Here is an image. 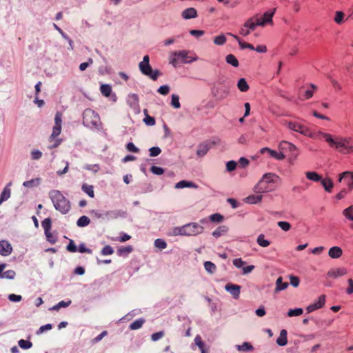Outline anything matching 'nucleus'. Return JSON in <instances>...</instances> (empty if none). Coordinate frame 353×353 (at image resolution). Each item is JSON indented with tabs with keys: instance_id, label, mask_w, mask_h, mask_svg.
Wrapping results in <instances>:
<instances>
[{
	"instance_id": "1",
	"label": "nucleus",
	"mask_w": 353,
	"mask_h": 353,
	"mask_svg": "<svg viewBox=\"0 0 353 353\" xmlns=\"http://www.w3.org/2000/svg\"><path fill=\"white\" fill-rule=\"evenodd\" d=\"M321 140H324L328 145L334 148L339 153L348 154L353 153V137H336L327 132L321 134Z\"/></svg>"
},
{
	"instance_id": "2",
	"label": "nucleus",
	"mask_w": 353,
	"mask_h": 353,
	"mask_svg": "<svg viewBox=\"0 0 353 353\" xmlns=\"http://www.w3.org/2000/svg\"><path fill=\"white\" fill-rule=\"evenodd\" d=\"M49 196L54 208L61 214H65L70 210L71 206L69 200L59 190H51L49 192Z\"/></svg>"
},
{
	"instance_id": "3",
	"label": "nucleus",
	"mask_w": 353,
	"mask_h": 353,
	"mask_svg": "<svg viewBox=\"0 0 353 353\" xmlns=\"http://www.w3.org/2000/svg\"><path fill=\"white\" fill-rule=\"evenodd\" d=\"M286 125L288 128L292 131L299 132L315 140H321V134L323 133L321 130L311 131L307 126L296 121H289Z\"/></svg>"
},
{
	"instance_id": "4",
	"label": "nucleus",
	"mask_w": 353,
	"mask_h": 353,
	"mask_svg": "<svg viewBox=\"0 0 353 353\" xmlns=\"http://www.w3.org/2000/svg\"><path fill=\"white\" fill-rule=\"evenodd\" d=\"M190 52L187 50L175 51L170 54L169 62L173 66L176 67L179 63H190L198 59V57L194 54V56L189 55Z\"/></svg>"
},
{
	"instance_id": "5",
	"label": "nucleus",
	"mask_w": 353,
	"mask_h": 353,
	"mask_svg": "<svg viewBox=\"0 0 353 353\" xmlns=\"http://www.w3.org/2000/svg\"><path fill=\"white\" fill-rule=\"evenodd\" d=\"M62 116L63 115L61 112H57L55 114L54 125L52 128V134L49 137V141L52 142V144L48 147L49 149L57 148L62 141V139H57L61 132Z\"/></svg>"
},
{
	"instance_id": "6",
	"label": "nucleus",
	"mask_w": 353,
	"mask_h": 353,
	"mask_svg": "<svg viewBox=\"0 0 353 353\" xmlns=\"http://www.w3.org/2000/svg\"><path fill=\"white\" fill-rule=\"evenodd\" d=\"M203 232V227L197 223H190L174 230L176 234L185 236H195Z\"/></svg>"
},
{
	"instance_id": "7",
	"label": "nucleus",
	"mask_w": 353,
	"mask_h": 353,
	"mask_svg": "<svg viewBox=\"0 0 353 353\" xmlns=\"http://www.w3.org/2000/svg\"><path fill=\"white\" fill-rule=\"evenodd\" d=\"M139 68L143 74L150 77L153 81H156L161 74L159 70H152L150 65V57L148 55L143 57V61L139 64Z\"/></svg>"
},
{
	"instance_id": "8",
	"label": "nucleus",
	"mask_w": 353,
	"mask_h": 353,
	"mask_svg": "<svg viewBox=\"0 0 353 353\" xmlns=\"http://www.w3.org/2000/svg\"><path fill=\"white\" fill-rule=\"evenodd\" d=\"M99 121L97 113L91 109H86L83 114V124L88 127H97Z\"/></svg>"
},
{
	"instance_id": "9",
	"label": "nucleus",
	"mask_w": 353,
	"mask_h": 353,
	"mask_svg": "<svg viewBox=\"0 0 353 353\" xmlns=\"http://www.w3.org/2000/svg\"><path fill=\"white\" fill-rule=\"evenodd\" d=\"M343 179L346 181L347 188L352 191L353 190V172L345 171L339 174V182H341Z\"/></svg>"
},
{
	"instance_id": "10",
	"label": "nucleus",
	"mask_w": 353,
	"mask_h": 353,
	"mask_svg": "<svg viewBox=\"0 0 353 353\" xmlns=\"http://www.w3.org/2000/svg\"><path fill=\"white\" fill-rule=\"evenodd\" d=\"M325 303V296L324 294L321 295L316 301L314 303L310 304L306 308L307 312L310 313L316 310L322 308Z\"/></svg>"
},
{
	"instance_id": "11",
	"label": "nucleus",
	"mask_w": 353,
	"mask_h": 353,
	"mask_svg": "<svg viewBox=\"0 0 353 353\" xmlns=\"http://www.w3.org/2000/svg\"><path fill=\"white\" fill-rule=\"evenodd\" d=\"M276 8L273 9L272 10H269L265 12L263 17L261 18H259V26H264L265 24L268 23H272V17L275 13Z\"/></svg>"
},
{
	"instance_id": "12",
	"label": "nucleus",
	"mask_w": 353,
	"mask_h": 353,
	"mask_svg": "<svg viewBox=\"0 0 353 353\" xmlns=\"http://www.w3.org/2000/svg\"><path fill=\"white\" fill-rule=\"evenodd\" d=\"M260 154H263L265 152H268V154L276 159V160H283L285 158V156L283 154V152H278L275 150H273L269 148H263L259 151Z\"/></svg>"
},
{
	"instance_id": "13",
	"label": "nucleus",
	"mask_w": 353,
	"mask_h": 353,
	"mask_svg": "<svg viewBox=\"0 0 353 353\" xmlns=\"http://www.w3.org/2000/svg\"><path fill=\"white\" fill-rule=\"evenodd\" d=\"M12 252L11 244L6 240L0 241V254L3 256H9Z\"/></svg>"
},
{
	"instance_id": "14",
	"label": "nucleus",
	"mask_w": 353,
	"mask_h": 353,
	"mask_svg": "<svg viewBox=\"0 0 353 353\" xmlns=\"http://www.w3.org/2000/svg\"><path fill=\"white\" fill-rule=\"evenodd\" d=\"M225 290L229 292L234 299H238L240 295L241 287L238 285L234 284H227L225 285Z\"/></svg>"
},
{
	"instance_id": "15",
	"label": "nucleus",
	"mask_w": 353,
	"mask_h": 353,
	"mask_svg": "<svg viewBox=\"0 0 353 353\" xmlns=\"http://www.w3.org/2000/svg\"><path fill=\"white\" fill-rule=\"evenodd\" d=\"M181 16L184 19H194L197 17V11L194 8H186L182 12Z\"/></svg>"
},
{
	"instance_id": "16",
	"label": "nucleus",
	"mask_w": 353,
	"mask_h": 353,
	"mask_svg": "<svg viewBox=\"0 0 353 353\" xmlns=\"http://www.w3.org/2000/svg\"><path fill=\"white\" fill-rule=\"evenodd\" d=\"M342 254V249L338 246L332 247L328 252V255L332 259H339L341 256Z\"/></svg>"
},
{
	"instance_id": "17",
	"label": "nucleus",
	"mask_w": 353,
	"mask_h": 353,
	"mask_svg": "<svg viewBox=\"0 0 353 353\" xmlns=\"http://www.w3.org/2000/svg\"><path fill=\"white\" fill-rule=\"evenodd\" d=\"M245 24L250 31L254 30L257 26H259V17L250 18L245 22Z\"/></svg>"
},
{
	"instance_id": "18",
	"label": "nucleus",
	"mask_w": 353,
	"mask_h": 353,
	"mask_svg": "<svg viewBox=\"0 0 353 353\" xmlns=\"http://www.w3.org/2000/svg\"><path fill=\"white\" fill-rule=\"evenodd\" d=\"M210 150V146L206 143H201L198 145L196 154L199 157H204Z\"/></svg>"
},
{
	"instance_id": "19",
	"label": "nucleus",
	"mask_w": 353,
	"mask_h": 353,
	"mask_svg": "<svg viewBox=\"0 0 353 353\" xmlns=\"http://www.w3.org/2000/svg\"><path fill=\"white\" fill-rule=\"evenodd\" d=\"M346 274H347L346 269L342 268H337L336 270H332L329 271L327 273V275L330 277L337 278L339 276H344Z\"/></svg>"
},
{
	"instance_id": "20",
	"label": "nucleus",
	"mask_w": 353,
	"mask_h": 353,
	"mask_svg": "<svg viewBox=\"0 0 353 353\" xmlns=\"http://www.w3.org/2000/svg\"><path fill=\"white\" fill-rule=\"evenodd\" d=\"M271 177H272V175L270 174H265L263 176V179L259 182L256 188H259V190L261 192H268V189L265 187H263V185L270 182L271 180Z\"/></svg>"
},
{
	"instance_id": "21",
	"label": "nucleus",
	"mask_w": 353,
	"mask_h": 353,
	"mask_svg": "<svg viewBox=\"0 0 353 353\" xmlns=\"http://www.w3.org/2000/svg\"><path fill=\"white\" fill-rule=\"evenodd\" d=\"M321 183L326 192H332L334 183L330 178L321 179Z\"/></svg>"
},
{
	"instance_id": "22",
	"label": "nucleus",
	"mask_w": 353,
	"mask_h": 353,
	"mask_svg": "<svg viewBox=\"0 0 353 353\" xmlns=\"http://www.w3.org/2000/svg\"><path fill=\"white\" fill-rule=\"evenodd\" d=\"M228 232V226L220 225L212 232V236L217 239L223 235H225Z\"/></svg>"
},
{
	"instance_id": "23",
	"label": "nucleus",
	"mask_w": 353,
	"mask_h": 353,
	"mask_svg": "<svg viewBox=\"0 0 353 353\" xmlns=\"http://www.w3.org/2000/svg\"><path fill=\"white\" fill-rule=\"evenodd\" d=\"M276 343L280 346H284L288 343L287 331L285 330L281 331L280 335L276 339Z\"/></svg>"
},
{
	"instance_id": "24",
	"label": "nucleus",
	"mask_w": 353,
	"mask_h": 353,
	"mask_svg": "<svg viewBox=\"0 0 353 353\" xmlns=\"http://www.w3.org/2000/svg\"><path fill=\"white\" fill-rule=\"evenodd\" d=\"M194 343L199 347L201 350V353H207L208 350H206L205 344L202 340V338L200 335H196L194 338Z\"/></svg>"
},
{
	"instance_id": "25",
	"label": "nucleus",
	"mask_w": 353,
	"mask_h": 353,
	"mask_svg": "<svg viewBox=\"0 0 353 353\" xmlns=\"http://www.w3.org/2000/svg\"><path fill=\"white\" fill-rule=\"evenodd\" d=\"M236 347L240 352H251L254 350L253 345L248 342H243L241 345H237Z\"/></svg>"
},
{
	"instance_id": "26",
	"label": "nucleus",
	"mask_w": 353,
	"mask_h": 353,
	"mask_svg": "<svg viewBox=\"0 0 353 353\" xmlns=\"http://www.w3.org/2000/svg\"><path fill=\"white\" fill-rule=\"evenodd\" d=\"M305 176L308 180L318 182L321 181L322 176L316 172H306Z\"/></svg>"
},
{
	"instance_id": "27",
	"label": "nucleus",
	"mask_w": 353,
	"mask_h": 353,
	"mask_svg": "<svg viewBox=\"0 0 353 353\" xmlns=\"http://www.w3.org/2000/svg\"><path fill=\"white\" fill-rule=\"evenodd\" d=\"M288 286V283L283 282V278L279 276L276 281L275 292H279L286 289Z\"/></svg>"
},
{
	"instance_id": "28",
	"label": "nucleus",
	"mask_w": 353,
	"mask_h": 353,
	"mask_svg": "<svg viewBox=\"0 0 353 353\" xmlns=\"http://www.w3.org/2000/svg\"><path fill=\"white\" fill-rule=\"evenodd\" d=\"M175 188L177 189H181L184 188H196V185L193 182L183 180L176 183Z\"/></svg>"
},
{
	"instance_id": "29",
	"label": "nucleus",
	"mask_w": 353,
	"mask_h": 353,
	"mask_svg": "<svg viewBox=\"0 0 353 353\" xmlns=\"http://www.w3.org/2000/svg\"><path fill=\"white\" fill-rule=\"evenodd\" d=\"M345 13L343 11H336L334 13V21L338 24L341 25L345 21Z\"/></svg>"
},
{
	"instance_id": "30",
	"label": "nucleus",
	"mask_w": 353,
	"mask_h": 353,
	"mask_svg": "<svg viewBox=\"0 0 353 353\" xmlns=\"http://www.w3.org/2000/svg\"><path fill=\"white\" fill-rule=\"evenodd\" d=\"M82 190L86 193L90 198L94 197V187L91 185L83 183L82 185Z\"/></svg>"
},
{
	"instance_id": "31",
	"label": "nucleus",
	"mask_w": 353,
	"mask_h": 353,
	"mask_svg": "<svg viewBox=\"0 0 353 353\" xmlns=\"http://www.w3.org/2000/svg\"><path fill=\"white\" fill-rule=\"evenodd\" d=\"M262 200V196L261 195H250L247 196L245 199V201L248 203L250 204H255L257 203Z\"/></svg>"
},
{
	"instance_id": "32",
	"label": "nucleus",
	"mask_w": 353,
	"mask_h": 353,
	"mask_svg": "<svg viewBox=\"0 0 353 353\" xmlns=\"http://www.w3.org/2000/svg\"><path fill=\"white\" fill-rule=\"evenodd\" d=\"M101 94L105 97L110 96L112 93V87L109 84H102L100 87Z\"/></svg>"
},
{
	"instance_id": "33",
	"label": "nucleus",
	"mask_w": 353,
	"mask_h": 353,
	"mask_svg": "<svg viewBox=\"0 0 353 353\" xmlns=\"http://www.w3.org/2000/svg\"><path fill=\"white\" fill-rule=\"evenodd\" d=\"M237 87L241 92H247L250 88L249 85L244 78H241L239 80Z\"/></svg>"
},
{
	"instance_id": "34",
	"label": "nucleus",
	"mask_w": 353,
	"mask_h": 353,
	"mask_svg": "<svg viewBox=\"0 0 353 353\" xmlns=\"http://www.w3.org/2000/svg\"><path fill=\"white\" fill-rule=\"evenodd\" d=\"M10 189L8 186L5 187L0 195V205L10 198Z\"/></svg>"
},
{
	"instance_id": "35",
	"label": "nucleus",
	"mask_w": 353,
	"mask_h": 353,
	"mask_svg": "<svg viewBox=\"0 0 353 353\" xmlns=\"http://www.w3.org/2000/svg\"><path fill=\"white\" fill-rule=\"evenodd\" d=\"M143 112L145 114V118L143 119L144 123L149 126H152L155 124V119L154 117H150L148 114V110L144 109Z\"/></svg>"
},
{
	"instance_id": "36",
	"label": "nucleus",
	"mask_w": 353,
	"mask_h": 353,
	"mask_svg": "<svg viewBox=\"0 0 353 353\" xmlns=\"http://www.w3.org/2000/svg\"><path fill=\"white\" fill-rule=\"evenodd\" d=\"M225 61L228 64L232 65V66H234L235 68L238 67L239 65V61L237 60V59L235 57V56H234L232 54L226 56Z\"/></svg>"
},
{
	"instance_id": "37",
	"label": "nucleus",
	"mask_w": 353,
	"mask_h": 353,
	"mask_svg": "<svg viewBox=\"0 0 353 353\" xmlns=\"http://www.w3.org/2000/svg\"><path fill=\"white\" fill-rule=\"evenodd\" d=\"M236 41H238L239 46L242 49L248 48L250 50H254L253 45L242 41L237 36L230 34Z\"/></svg>"
},
{
	"instance_id": "38",
	"label": "nucleus",
	"mask_w": 353,
	"mask_h": 353,
	"mask_svg": "<svg viewBox=\"0 0 353 353\" xmlns=\"http://www.w3.org/2000/svg\"><path fill=\"white\" fill-rule=\"evenodd\" d=\"M72 301L70 300H68V301H61L53 307H52L50 310H55L58 311L61 307H67L71 304Z\"/></svg>"
},
{
	"instance_id": "39",
	"label": "nucleus",
	"mask_w": 353,
	"mask_h": 353,
	"mask_svg": "<svg viewBox=\"0 0 353 353\" xmlns=\"http://www.w3.org/2000/svg\"><path fill=\"white\" fill-rule=\"evenodd\" d=\"M132 247L131 245H128L125 247L119 248L117 250V254L119 256H127L132 251Z\"/></svg>"
},
{
	"instance_id": "40",
	"label": "nucleus",
	"mask_w": 353,
	"mask_h": 353,
	"mask_svg": "<svg viewBox=\"0 0 353 353\" xmlns=\"http://www.w3.org/2000/svg\"><path fill=\"white\" fill-rule=\"evenodd\" d=\"M256 242L260 246L263 248H266L270 244V242L268 240L265 239V236L263 234L258 236Z\"/></svg>"
},
{
	"instance_id": "41",
	"label": "nucleus",
	"mask_w": 353,
	"mask_h": 353,
	"mask_svg": "<svg viewBox=\"0 0 353 353\" xmlns=\"http://www.w3.org/2000/svg\"><path fill=\"white\" fill-rule=\"evenodd\" d=\"M90 223V219L87 216H81L77 222L79 227H85Z\"/></svg>"
},
{
	"instance_id": "42",
	"label": "nucleus",
	"mask_w": 353,
	"mask_h": 353,
	"mask_svg": "<svg viewBox=\"0 0 353 353\" xmlns=\"http://www.w3.org/2000/svg\"><path fill=\"white\" fill-rule=\"evenodd\" d=\"M227 41L226 37L223 34H219L214 38V43L217 46H223Z\"/></svg>"
},
{
	"instance_id": "43",
	"label": "nucleus",
	"mask_w": 353,
	"mask_h": 353,
	"mask_svg": "<svg viewBox=\"0 0 353 353\" xmlns=\"http://www.w3.org/2000/svg\"><path fill=\"white\" fill-rule=\"evenodd\" d=\"M343 215L348 220L353 221V205L343 210Z\"/></svg>"
},
{
	"instance_id": "44",
	"label": "nucleus",
	"mask_w": 353,
	"mask_h": 353,
	"mask_svg": "<svg viewBox=\"0 0 353 353\" xmlns=\"http://www.w3.org/2000/svg\"><path fill=\"white\" fill-rule=\"evenodd\" d=\"M204 268L205 270L210 274H213L216 270L215 264L211 261H205L204 263Z\"/></svg>"
},
{
	"instance_id": "45",
	"label": "nucleus",
	"mask_w": 353,
	"mask_h": 353,
	"mask_svg": "<svg viewBox=\"0 0 353 353\" xmlns=\"http://www.w3.org/2000/svg\"><path fill=\"white\" fill-rule=\"evenodd\" d=\"M41 225L44 230L45 233H48L51 229V219L50 218L45 219L44 220L42 221Z\"/></svg>"
},
{
	"instance_id": "46",
	"label": "nucleus",
	"mask_w": 353,
	"mask_h": 353,
	"mask_svg": "<svg viewBox=\"0 0 353 353\" xmlns=\"http://www.w3.org/2000/svg\"><path fill=\"white\" fill-rule=\"evenodd\" d=\"M143 323H144V320L142 319H137V320L134 321V322H132L130 325L129 327L131 330H137L142 327Z\"/></svg>"
},
{
	"instance_id": "47",
	"label": "nucleus",
	"mask_w": 353,
	"mask_h": 353,
	"mask_svg": "<svg viewBox=\"0 0 353 353\" xmlns=\"http://www.w3.org/2000/svg\"><path fill=\"white\" fill-rule=\"evenodd\" d=\"M224 217L219 213H215L209 216V220L214 223H221L223 221Z\"/></svg>"
},
{
	"instance_id": "48",
	"label": "nucleus",
	"mask_w": 353,
	"mask_h": 353,
	"mask_svg": "<svg viewBox=\"0 0 353 353\" xmlns=\"http://www.w3.org/2000/svg\"><path fill=\"white\" fill-rule=\"evenodd\" d=\"M40 179L39 178L33 179L29 181H26L23 182V185L26 188H32L34 186H37L39 184Z\"/></svg>"
},
{
	"instance_id": "49",
	"label": "nucleus",
	"mask_w": 353,
	"mask_h": 353,
	"mask_svg": "<svg viewBox=\"0 0 353 353\" xmlns=\"http://www.w3.org/2000/svg\"><path fill=\"white\" fill-rule=\"evenodd\" d=\"M106 216H110L111 218H118L119 216H123L125 214L124 212L120 211V210H115V211H109L106 212Z\"/></svg>"
},
{
	"instance_id": "50",
	"label": "nucleus",
	"mask_w": 353,
	"mask_h": 353,
	"mask_svg": "<svg viewBox=\"0 0 353 353\" xmlns=\"http://www.w3.org/2000/svg\"><path fill=\"white\" fill-rule=\"evenodd\" d=\"M18 344L19 347L22 349L27 350L30 348L32 346V343L30 341H26L24 339H21L19 341Z\"/></svg>"
},
{
	"instance_id": "51",
	"label": "nucleus",
	"mask_w": 353,
	"mask_h": 353,
	"mask_svg": "<svg viewBox=\"0 0 353 353\" xmlns=\"http://www.w3.org/2000/svg\"><path fill=\"white\" fill-rule=\"evenodd\" d=\"M303 311L301 308L290 309L288 312V316L290 317L300 316L303 314Z\"/></svg>"
},
{
	"instance_id": "52",
	"label": "nucleus",
	"mask_w": 353,
	"mask_h": 353,
	"mask_svg": "<svg viewBox=\"0 0 353 353\" xmlns=\"http://www.w3.org/2000/svg\"><path fill=\"white\" fill-rule=\"evenodd\" d=\"M154 245L156 248L163 250L166 248L167 243L162 239H157L154 241Z\"/></svg>"
},
{
	"instance_id": "53",
	"label": "nucleus",
	"mask_w": 353,
	"mask_h": 353,
	"mask_svg": "<svg viewBox=\"0 0 353 353\" xmlns=\"http://www.w3.org/2000/svg\"><path fill=\"white\" fill-rule=\"evenodd\" d=\"M171 104L174 108H175L176 109H178L181 107V104L179 102V97L178 95L174 94H173L172 95Z\"/></svg>"
},
{
	"instance_id": "54",
	"label": "nucleus",
	"mask_w": 353,
	"mask_h": 353,
	"mask_svg": "<svg viewBox=\"0 0 353 353\" xmlns=\"http://www.w3.org/2000/svg\"><path fill=\"white\" fill-rule=\"evenodd\" d=\"M279 148L281 149H289V150H292V149H295V145L292 144L290 142H288V141H283L280 143L279 144Z\"/></svg>"
},
{
	"instance_id": "55",
	"label": "nucleus",
	"mask_w": 353,
	"mask_h": 353,
	"mask_svg": "<svg viewBox=\"0 0 353 353\" xmlns=\"http://www.w3.org/2000/svg\"><path fill=\"white\" fill-rule=\"evenodd\" d=\"M52 328V325L50 323L46 324L44 325L41 326L39 330L36 332L37 335H39L43 333L46 331L50 330Z\"/></svg>"
},
{
	"instance_id": "56",
	"label": "nucleus",
	"mask_w": 353,
	"mask_h": 353,
	"mask_svg": "<svg viewBox=\"0 0 353 353\" xmlns=\"http://www.w3.org/2000/svg\"><path fill=\"white\" fill-rule=\"evenodd\" d=\"M279 227L285 232L289 231L291 228V225L287 221H279Z\"/></svg>"
},
{
	"instance_id": "57",
	"label": "nucleus",
	"mask_w": 353,
	"mask_h": 353,
	"mask_svg": "<svg viewBox=\"0 0 353 353\" xmlns=\"http://www.w3.org/2000/svg\"><path fill=\"white\" fill-rule=\"evenodd\" d=\"M350 192L351 190H349L348 188H343L336 195V199L337 200H341L343 199Z\"/></svg>"
},
{
	"instance_id": "58",
	"label": "nucleus",
	"mask_w": 353,
	"mask_h": 353,
	"mask_svg": "<svg viewBox=\"0 0 353 353\" xmlns=\"http://www.w3.org/2000/svg\"><path fill=\"white\" fill-rule=\"evenodd\" d=\"M114 252L113 248L110 245H105L101 250L102 255H111Z\"/></svg>"
},
{
	"instance_id": "59",
	"label": "nucleus",
	"mask_w": 353,
	"mask_h": 353,
	"mask_svg": "<svg viewBox=\"0 0 353 353\" xmlns=\"http://www.w3.org/2000/svg\"><path fill=\"white\" fill-rule=\"evenodd\" d=\"M150 170L153 174L157 175H161L164 173V170L162 168L155 165H152L150 168Z\"/></svg>"
},
{
	"instance_id": "60",
	"label": "nucleus",
	"mask_w": 353,
	"mask_h": 353,
	"mask_svg": "<svg viewBox=\"0 0 353 353\" xmlns=\"http://www.w3.org/2000/svg\"><path fill=\"white\" fill-rule=\"evenodd\" d=\"M150 157H157L160 154L161 150L159 147H152L149 150Z\"/></svg>"
},
{
	"instance_id": "61",
	"label": "nucleus",
	"mask_w": 353,
	"mask_h": 353,
	"mask_svg": "<svg viewBox=\"0 0 353 353\" xmlns=\"http://www.w3.org/2000/svg\"><path fill=\"white\" fill-rule=\"evenodd\" d=\"M67 250L70 252H77V247L74 244L73 240H70L68 245H67Z\"/></svg>"
},
{
	"instance_id": "62",
	"label": "nucleus",
	"mask_w": 353,
	"mask_h": 353,
	"mask_svg": "<svg viewBox=\"0 0 353 353\" xmlns=\"http://www.w3.org/2000/svg\"><path fill=\"white\" fill-rule=\"evenodd\" d=\"M93 63V59L92 58H89L87 62L81 63L79 65V69L81 71H84L86 68Z\"/></svg>"
},
{
	"instance_id": "63",
	"label": "nucleus",
	"mask_w": 353,
	"mask_h": 353,
	"mask_svg": "<svg viewBox=\"0 0 353 353\" xmlns=\"http://www.w3.org/2000/svg\"><path fill=\"white\" fill-rule=\"evenodd\" d=\"M15 276V272L12 270L5 271L2 275V278L12 279Z\"/></svg>"
},
{
	"instance_id": "64",
	"label": "nucleus",
	"mask_w": 353,
	"mask_h": 353,
	"mask_svg": "<svg viewBox=\"0 0 353 353\" xmlns=\"http://www.w3.org/2000/svg\"><path fill=\"white\" fill-rule=\"evenodd\" d=\"M157 91L162 95H166L169 93L170 88L167 85H161Z\"/></svg>"
}]
</instances>
